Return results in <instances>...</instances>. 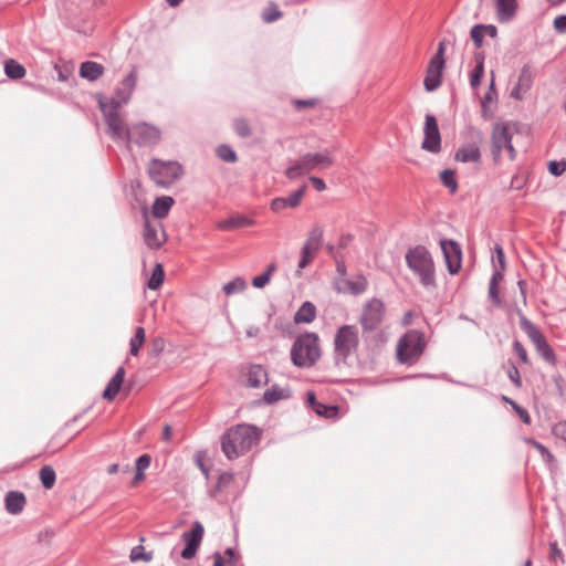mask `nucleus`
Listing matches in <instances>:
<instances>
[{
	"label": "nucleus",
	"mask_w": 566,
	"mask_h": 566,
	"mask_svg": "<svg viewBox=\"0 0 566 566\" xmlns=\"http://www.w3.org/2000/svg\"><path fill=\"white\" fill-rule=\"evenodd\" d=\"M409 270L426 290L437 286L436 264L429 250L423 245L410 248L405 255Z\"/></svg>",
	"instance_id": "nucleus-3"
},
{
	"label": "nucleus",
	"mask_w": 566,
	"mask_h": 566,
	"mask_svg": "<svg viewBox=\"0 0 566 566\" xmlns=\"http://www.w3.org/2000/svg\"><path fill=\"white\" fill-rule=\"evenodd\" d=\"M427 347L426 336L418 329H409L398 340L396 356L400 364L415 365Z\"/></svg>",
	"instance_id": "nucleus-6"
},
{
	"label": "nucleus",
	"mask_w": 566,
	"mask_h": 566,
	"mask_svg": "<svg viewBox=\"0 0 566 566\" xmlns=\"http://www.w3.org/2000/svg\"><path fill=\"white\" fill-rule=\"evenodd\" d=\"M423 134L422 149L433 154L439 153L441 150V136L437 118L433 115H426Z\"/></svg>",
	"instance_id": "nucleus-14"
},
{
	"label": "nucleus",
	"mask_w": 566,
	"mask_h": 566,
	"mask_svg": "<svg viewBox=\"0 0 566 566\" xmlns=\"http://www.w3.org/2000/svg\"><path fill=\"white\" fill-rule=\"evenodd\" d=\"M39 475H40V480H41L42 485L46 490H50V489H52L54 486L55 480H56V475H55V471L53 470L52 467H50V465L42 467L40 469Z\"/></svg>",
	"instance_id": "nucleus-36"
},
{
	"label": "nucleus",
	"mask_w": 566,
	"mask_h": 566,
	"mask_svg": "<svg viewBox=\"0 0 566 566\" xmlns=\"http://www.w3.org/2000/svg\"><path fill=\"white\" fill-rule=\"evenodd\" d=\"M489 297L495 306H501L502 300L500 296L499 285H489Z\"/></svg>",
	"instance_id": "nucleus-53"
},
{
	"label": "nucleus",
	"mask_w": 566,
	"mask_h": 566,
	"mask_svg": "<svg viewBox=\"0 0 566 566\" xmlns=\"http://www.w3.org/2000/svg\"><path fill=\"white\" fill-rule=\"evenodd\" d=\"M226 559L220 553L213 554V566H224Z\"/></svg>",
	"instance_id": "nucleus-64"
},
{
	"label": "nucleus",
	"mask_w": 566,
	"mask_h": 566,
	"mask_svg": "<svg viewBox=\"0 0 566 566\" xmlns=\"http://www.w3.org/2000/svg\"><path fill=\"white\" fill-rule=\"evenodd\" d=\"M165 272L160 263H157L153 270V274L147 283L148 289L158 290L164 283Z\"/></svg>",
	"instance_id": "nucleus-38"
},
{
	"label": "nucleus",
	"mask_w": 566,
	"mask_h": 566,
	"mask_svg": "<svg viewBox=\"0 0 566 566\" xmlns=\"http://www.w3.org/2000/svg\"><path fill=\"white\" fill-rule=\"evenodd\" d=\"M316 251L317 250L312 247H308L306 244L303 245L301 250V259L298 262L300 270L305 269L313 261Z\"/></svg>",
	"instance_id": "nucleus-41"
},
{
	"label": "nucleus",
	"mask_w": 566,
	"mask_h": 566,
	"mask_svg": "<svg viewBox=\"0 0 566 566\" xmlns=\"http://www.w3.org/2000/svg\"><path fill=\"white\" fill-rule=\"evenodd\" d=\"M146 339V333L143 327H137L135 329L134 336L129 340V354L132 356H137L140 348L143 347Z\"/></svg>",
	"instance_id": "nucleus-33"
},
{
	"label": "nucleus",
	"mask_w": 566,
	"mask_h": 566,
	"mask_svg": "<svg viewBox=\"0 0 566 566\" xmlns=\"http://www.w3.org/2000/svg\"><path fill=\"white\" fill-rule=\"evenodd\" d=\"M137 75L132 71L124 80L123 85L127 88L124 95L118 94V101L114 103L99 102L101 111L107 125V134L115 140H125L128 143L130 127L125 123L118 109L127 103L134 92Z\"/></svg>",
	"instance_id": "nucleus-1"
},
{
	"label": "nucleus",
	"mask_w": 566,
	"mask_h": 566,
	"mask_svg": "<svg viewBox=\"0 0 566 566\" xmlns=\"http://www.w3.org/2000/svg\"><path fill=\"white\" fill-rule=\"evenodd\" d=\"M4 73L11 80H20L25 76L27 71L22 64L9 59L4 62Z\"/></svg>",
	"instance_id": "nucleus-31"
},
{
	"label": "nucleus",
	"mask_w": 566,
	"mask_h": 566,
	"mask_svg": "<svg viewBox=\"0 0 566 566\" xmlns=\"http://www.w3.org/2000/svg\"><path fill=\"white\" fill-rule=\"evenodd\" d=\"M553 436L566 446V421H559L552 428Z\"/></svg>",
	"instance_id": "nucleus-45"
},
{
	"label": "nucleus",
	"mask_w": 566,
	"mask_h": 566,
	"mask_svg": "<svg viewBox=\"0 0 566 566\" xmlns=\"http://www.w3.org/2000/svg\"><path fill=\"white\" fill-rule=\"evenodd\" d=\"M476 65L470 75V85L472 88H476L484 73V59L482 55H475Z\"/></svg>",
	"instance_id": "nucleus-34"
},
{
	"label": "nucleus",
	"mask_w": 566,
	"mask_h": 566,
	"mask_svg": "<svg viewBox=\"0 0 566 566\" xmlns=\"http://www.w3.org/2000/svg\"><path fill=\"white\" fill-rule=\"evenodd\" d=\"M532 75L527 69H523L520 76L517 85L523 88V91H527L531 87Z\"/></svg>",
	"instance_id": "nucleus-49"
},
{
	"label": "nucleus",
	"mask_w": 566,
	"mask_h": 566,
	"mask_svg": "<svg viewBox=\"0 0 566 566\" xmlns=\"http://www.w3.org/2000/svg\"><path fill=\"white\" fill-rule=\"evenodd\" d=\"M143 237L146 245L153 250L159 249L167 240L163 224L149 220L145 221Z\"/></svg>",
	"instance_id": "nucleus-17"
},
{
	"label": "nucleus",
	"mask_w": 566,
	"mask_h": 566,
	"mask_svg": "<svg viewBox=\"0 0 566 566\" xmlns=\"http://www.w3.org/2000/svg\"><path fill=\"white\" fill-rule=\"evenodd\" d=\"M334 360L337 366H348L357 355L359 347V331L357 326L345 324L339 326L334 335Z\"/></svg>",
	"instance_id": "nucleus-4"
},
{
	"label": "nucleus",
	"mask_w": 566,
	"mask_h": 566,
	"mask_svg": "<svg viewBox=\"0 0 566 566\" xmlns=\"http://www.w3.org/2000/svg\"><path fill=\"white\" fill-rule=\"evenodd\" d=\"M470 35L475 46L481 48L483 45V39L486 34L482 30V27L480 24H476L471 29Z\"/></svg>",
	"instance_id": "nucleus-46"
},
{
	"label": "nucleus",
	"mask_w": 566,
	"mask_h": 566,
	"mask_svg": "<svg viewBox=\"0 0 566 566\" xmlns=\"http://www.w3.org/2000/svg\"><path fill=\"white\" fill-rule=\"evenodd\" d=\"M154 557L153 552H146L143 545L134 546L130 549L129 559L132 563L145 562L149 563Z\"/></svg>",
	"instance_id": "nucleus-35"
},
{
	"label": "nucleus",
	"mask_w": 566,
	"mask_h": 566,
	"mask_svg": "<svg viewBox=\"0 0 566 566\" xmlns=\"http://www.w3.org/2000/svg\"><path fill=\"white\" fill-rule=\"evenodd\" d=\"M521 327L534 344L538 354L549 364L555 365L556 356L541 331L525 316H521Z\"/></svg>",
	"instance_id": "nucleus-12"
},
{
	"label": "nucleus",
	"mask_w": 566,
	"mask_h": 566,
	"mask_svg": "<svg viewBox=\"0 0 566 566\" xmlns=\"http://www.w3.org/2000/svg\"><path fill=\"white\" fill-rule=\"evenodd\" d=\"M27 500L23 493L10 491L4 499L6 510L12 515L21 513L25 506Z\"/></svg>",
	"instance_id": "nucleus-24"
},
{
	"label": "nucleus",
	"mask_w": 566,
	"mask_h": 566,
	"mask_svg": "<svg viewBox=\"0 0 566 566\" xmlns=\"http://www.w3.org/2000/svg\"><path fill=\"white\" fill-rule=\"evenodd\" d=\"M151 462V458L148 454H143L136 460L135 469L136 471H146Z\"/></svg>",
	"instance_id": "nucleus-54"
},
{
	"label": "nucleus",
	"mask_w": 566,
	"mask_h": 566,
	"mask_svg": "<svg viewBox=\"0 0 566 566\" xmlns=\"http://www.w3.org/2000/svg\"><path fill=\"white\" fill-rule=\"evenodd\" d=\"M386 317V305L377 297L366 302L363 306L359 324L365 333L376 331L381 326Z\"/></svg>",
	"instance_id": "nucleus-10"
},
{
	"label": "nucleus",
	"mask_w": 566,
	"mask_h": 566,
	"mask_svg": "<svg viewBox=\"0 0 566 566\" xmlns=\"http://www.w3.org/2000/svg\"><path fill=\"white\" fill-rule=\"evenodd\" d=\"M454 159L459 163H473L480 164L481 161V149L478 143H468L460 146L455 154Z\"/></svg>",
	"instance_id": "nucleus-20"
},
{
	"label": "nucleus",
	"mask_w": 566,
	"mask_h": 566,
	"mask_svg": "<svg viewBox=\"0 0 566 566\" xmlns=\"http://www.w3.org/2000/svg\"><path fill=\"white\" fill-rule=\"evenodd\" d=\"M492 262L494 269H506L504 251L500 244H495L494 247V255L492 256Z\"/></svg>",
	"instance_id": "nucleus-42"
},
{
	"label": "nucleus",
	"mask_w": 566,
	"mask_h": 566,
	"mask_svg": "<svg viewBox=\"0 0 566 566\" xmlns=\"http://www.w3.org/2000/svg\"><path fill=\"white\" fill-rule=\"evenodd\" d=\"M247 286V281L241 276H237L230 282L226 283L222 286V291L227 296H231L244 292Z\"/></svg>",
	"instance_id": "nucleus-32"
},
{
	"label": "nucleus",
	"mask_w": 566,
	"mask_h": 566,
	"mask_svg": "<svg viewBox=\"0 0 566 566\" xmlns=\"http://www.w3.org/2000/svg\"><path fill=\"white\" fill-rule=\"evenodd\" d=\"M217 154L224 161L234 163L237 160L234 150L229 146H220L217 150Z\"/></svg>",
	"instance_id": "nucleus-44"
},
{
	"label": "nucleus",
	"mask_w": 566,
	"mask_h": 566,
	"mask_svg": "<svg viewBox=\"0 0 566 566\" xmlns=\"http://www.w3.org/2000/svg\"><path fill=\"white\" fill-rule=\"evenodd\" d=\"M292 397V389L289 385L281 386L277 384L272 385L263 394V402L272 405L281 400H287Z\"/></svg>",
	"instance_id": "nucleus-21"
},
{
	"label": "nucleus",
	"mask_w": 566,
	"mask_h": 566,
	"mask_svg": "<svg viewBox=\"0 0 566 566\" xmlns=\"http://www.w3.org/2000/svg\"><path fill=\"white\" fill-rule=\"evenodd\" d=\"M510 405L512 406V408L516 411V413L518 415V417L521 418V420L528 424L531 422V417L527 412V410H525L524 408H522L521 406H518L516 402L514 401H510Z\"/></svg>",
	"instance_id": "nucleus-55"
},
{
	"label": "nucleus",
	"mask_w": 566,
	"mask_h": 566,
	"mask_svg": "<svg viewBox=\"0 0 566 566\" xmlns=\"http://www.w3.org/2000/svg\"><path fill=\"white\" fill-rule=\"evenodd\" d=\"M310 181L317 191H324L326 189L325 181L322 178L312 176L310 177Z\"/></svg>",
	"instance_id": "nucleus-61"
},
{
	"label": "nucleus",
	"mask_w": 566,
	"mask_h": 566,
	"mask_svg": "<svg viewBox=\"0 0 566 566\" xmlns=\"http://www.w3.org/2000/svg\"><path fill=\"white\" fill-rule=\"evenodd\" d=\"M125 375V368L123 366L118 367L115 375L108 381L105 390L103 391L102 396L104 399L113 401L116 398L124 384Z\"/></svg>",
	"instance_id": "nucleus-23"
},
{
	"label": "nucleus",
	"mask_w": 566,
	"mask_h": 566,
	"mask_svg": "<svg viewBox=\"0 0 566 566\" xmlns=\"http://www.w3.org/2000/svg\"><path fill=\"white\" fill-rule=\"evenodd\" d=\"M554 27L559 32H566V15H558L554 20Z\"/></svg>",
	"instance_id": "nucleus-59"
},
{
	"label": "nucleus",
	"mask_w": 566,
	"mask_h": 566,
	"mask_svg": "<svg viewBox=\"0 0 566 566\" xmlns=\"http://www.w3.org/2000/svg\"><path fill=\"white\" fill-rule=\"evenodd\" d=\"M319 357V338L315 333L302 334L292 345L291 359L296 367L310 368Z\"/></svg>",
	"instance_id": "nucleus-5"
},
{
	"label": "nucleus",
	"mask_w": 566,
	"mask_h": 566,
	"mask_svg": "<svg viewBox=\"0 0 566 566\" xmlns=\"http://www.w3.org/2000/svg\"><path fill=\"white\" fill-rule=\"evenodd\" d=\"M444 42H440L436 54L430 59L427 73L424 76L423 85L428 92L436 91L442 83L443 70L446 66L444 61Z\"/></svg>",
	"instance_id": "nucleus-11"
},
{
	"label": "nucleus",
	"mask_w": 566,
	"mask_h": 566,
	"mask_svg": "<svg viewBox=\"0 0 566 566\" xmlns=\"http://www.w3.org/2000/svg\"><path fill=\"white\" fill-rule=\"evenodd\" d=\"M507 376L516 388H520L522 386V379H521L520 371L514 364L510 365V367L507 369Z\"/></svg>",
	"instance_id": "nucleus-51"
},
{
	"label": "nucleus",
	"mask_w": 566,
	"mask_h": 566,
	"mask_svg": "<svg viewBox=\"0 0 566 566\" xmlns=\"http://www.w3.org/2000/svg\"><path fill=\"white\" fill-rule=\"evenodd\" d=\"M161 132L158 127L140 122L130 126L128 143H135L138 146L147 147L159 143Z\"/></svg>",
	"instance_id": "nucleus-13"
},
{
	"label": "nucleus",
	"mask_w": 566,
	"mask_h": 566,
	"mask_svg": "<svg viewBox=\"0 0 566 566\" xmlns=\"http://www.w3.org/2000/svg\"><path fill=\"white\" fill-rule=\"evenodd\" d=\"M322 237H323V231L321 229H318V228L313 229L310 232L308 238L304 244L318 250V248L322 243Z\"/></svg>",
	"instance_id": "nucleus-43"
},
{
	"label": "nucleus",
	"mask_w": 566,
	"mask_h": 566,
	"mask_svg": "<svg viewBox=\"0 0 566 566\" xmlns=\"http://www.w3.org/2000/svg\"><path fill=\"white\" fill-rule=\"evenodd\" d=\"M517 0H495V12L499 22L511 21L517 11Z\"/></svg>",
	"instance_id": "nucleus-22"
},
{
	"label": "nucleus",
	"mask_w": 566,
	"mask_h": 566,
	"mask_svg": "<svg viewBox=\"0 0 566 566\" xmlns=\"http://www.w3.org/2000/svg\"><path fill=\"white\" fill-rule=\"evenodd\" d=\"M148 174L157 186L166 188L178 180L182 176L184 170L178 161L153 159L148 166Z\"/></svg>",
	"instance_id": "nucleus-8"
},
{
	"label": "nucleus",
	"mask_w": 566,
	"mask_h": 566,
	"mask_svg": "<svg viewBox=\"0 0 566 566\" xmlns=\"http://www.w3.org/2000/svg\"><path fill=\"white\" fill-rule=\"evenodd\" d=\"M104 73V66L97 62L86 61L80 66V75L88 81H96Z\"/></svg>",
	"instance_id": "nucleus-27"
},
{
	"label": "nucleus",
	"mask_w": 566,
	"mask_h": 566,
	"mask_svg": "<svg viewBox=\"0 0 566 566\" xmlns=\"http://www.w3.org/2000/svg\"><path fill=\"white\" fill-rule=\"evenodd\" d=\"M233 481V474L230 472H223L219 475L217 486L219 490L227 488Z\"/></svg>",
	"instance_id": "nucleus-56"
},
{
	"label": "nucleus",
	"mask_w": 566,
	"mask_h": 566,
	"mask_svg": "<svg viewBox=\"0 0 566 566\" xmlns=\"http://www.w3.org/2000/svg\"><path fill=\"white\" fill-rule=\"evenodd\" d=\"M515 127L509 123H497L492 130V156L497 161L506 150L511 160L515 159L516 151L512 145Z\"/></svg>",
	"instance_id": "nucleus-9"
},
{
	"label": "nucleus",
	"mask_w": 566,
	"mask_h": 566,
	"mask_svg": "<svg viewBox=\"0 0 566 566\" xmlns=\"http://www.w3.org/2000/svg\"><path fill=\"white\" fill-rule=\"evenodd\" d=\"M306 191V186L301 187L295 192L291 193L289 197L283 198H274L271 201L270 208L273 212H281L286 208H296L300 206L304 195Z\"/></svg>",
	"instance_id": "nucleus-19"
},
{
	"label": "nucleus",
	"mask_w": 566,
	"mask_h": 566,
	"mask_svg": "<svg viewBox=\"0 0 566 566\" xmlns=\"http://www.w3.org/2000/svg\"><path fill=\"white\" fill-rule=\"evenodd\" d=\"M282 18V12L279 10L274 2H270L269 6L262 12V20L265 23H272Z\"/></svg>",
	"instance_id": "nucleus-40"
},
{
	"label": "nucleus",
	"mask_w": 566,
	"mask_h": 566,
	"mask_svg": "<svg viewBox=\"0 0 566 566\" xmlns=\"http://www.w3.org/2000/svg\"><path fill=\"white\" fill-rule=\"evenodd\" d=\"M333 164L334 157L327 149L318 153H306L286 169L285 175L289 179H296L316 169H327Z\"/></svg>",
	"instance_id": "nucleus-7"
},
{
	"label": "nucleus",
	"mask_w": 566,
	"mask_h": 566,
	"mask_svg": "<svg viewBox=\"0 0 566 566\" xmlns=\"http://www.w3.org/2000/svg\"><path fill=\"white\" fill-rule=\"evenodd\" d=\"M440 180L446 186L451 193H455L458 190V181L455 171L452 169H444L440 174Z\"/></svg>",
	"instance_id": "nucleus-37"
},
{
	"label": "nucleus",
	"mask_w": 566,
	"mask_h": 566,
	"mask_svg": "<svg viewBox=\"0 0 566 566\" xmlns=\"http://www.w3.org/2000/svg\"><path fill=\"white\" fill-rule=\"evenodd\" d=\"M316 317V307L311 302H304L294 315V322L296 324H308L312 323Z\"/></svg>",
	"instance_id": "nucleus-28"
},
{
	"label": "nucleus",
	"mask_w": 566,
	"mask_h": 566,
	"mask_svg": "<svg viewBox=\"0 0 566 566\" xmlns=\"http://www.w3.org/2000/svg\"><path fill=\"white\" fill-rule=\"evenodd\" d=\"M505 270L494 269L493 274L490 280V284L500 285V283L503 281V272Z\"/></svg>",
	"instance_id": "nucleus-60"
},
{
	"label": "nucleus",
	"mask_w": 566,
	"mask_h": 566,
	"mask_svg": "<svg viewBox=\"0 0 566 566\" xmlns=\"http://www.w3.org/2000/svg\"><path fill=\"white\" fill-rule=\"evenodd\" d=\"M307 402L315 411L316 415L325 418H336L338 415V407L327 406L316 400L314 392L307 394Z\"/></svg>",
	"instance_id": "nucleus-25"
},
{
	"label": "nucleus",
	"mask_w": 566,
	"mask_h": 566,
	"mask_svg": "<svg viewBox=\"0 0 566 566\" xmlns=\"http://www.w3.org/2000/svg\"><path fill=\"white\" fill-rule=\"evenodd\" d=\"M440 245L449 272L451 274H457L461 269L462 261V251L460 245L452 240H441Z\"/></svg>",
	"instance_id": "nucleus-16"
},
{
	"label": "nucleus",
	"mask_w": 566,
	"mask_h": 566,
	"mask_svg": "<svg viewBox=\"0 0 566 566\" xmlns=\"http://www.w3.org/2000/svg\"><path fill=\"white\" fill-rule=\"evenodd\" d=\"M551 555L553 558H562V551L558 548L557 543L554 542L551 544Z\"/></svg>",
	"instance_id": "nucleus-63"
},
{
	"label": "nucleus",
	"mask_w": 566,
	"mask_h": 566,
	"mask_svg": "<svg viewBox=\"0 0 566 566\" xmlns=\"http://www.w3.org/2000/svg\"><path fill=\"white\" fill-rule=\"evenodd\" d=\"M495 96H496V92H495V90H494V80L492 78V81H491V85H490V90H489V92L485 94L484 99H483V102H482L483 107H485L486 103H489V102H493V101H494V98H495Z\"/></svg>",
	"instance_id": "nucleus-58"
},
{
	"label": "nucleus",
	"mask_w": 566,
	"mask_h": 566,
	"mask_svg": "<svg viewBox=\"0 0 566 566\" xmlns=\"http://www.w3.org/2000/svg\"><path fill=\"white\" fill-rule=\"evenodd\" d=\"M486 35L495 38L497 35V29L493 24H480Z\"/></svg>",
	"instance_id": "nucleus-62"
},
{
	"label": "nucleus",
	"mask_w": 566,
	"mask_h": 566,
	"mask_svg": "<svg viewBox=\"0 0 566 566\" xmlns=\"http://www.w3.org/2000/svg\"><path fill=\"white\" fill-rule=\"evenodd\" d=\"M315 104L316 103L314 99H295V101H293V105L295 106L296 109L313 107Z\"/></svg>",
	"instance_id": "nucleus-57"
},
{
	"label": "nucleus",
	"mask_w": 566,
	"mask_h": 566,
	"mask_svg": "<svg viewBox=\"0 0 566 566\" xmlns=\"http://www.w3.org/2000/svg\"><path fill=\"white\" fill-rule=\"evenodd\" d=\"M175 200L169 196H163L155 200L151 212L156 218L163 219L167 217Z\"/></svg>",
	"instance_id": "nucleus-29"
},
{
	"label": "nucleus",
	"mask_w": 566,
	"mask_h": 566,
	"mask_svg": "<svg viewBox=\"0 0 566 566\" xmlns=\"http://www.w3.org/2000/svg\"><path fill=\"white\" fill-rule=\"evenodd\" d=\"M254 221L244 216H233L217 223V228L220 230H235L243 227H250Z\"/></svg>",
	"instance_id": "nucleus-26"
},
{
	"label": "nucleus",
	"mask_w": 566,
	"mask_h": 566,
	"mask_svg": "<svg viewBox=\"0 0 566 566\" xmlns=\"http://www.w3.org/2000/svg\"><path fill=\"white\" fill-rule=\"evenodd\" d=\"M513 348H514L515 354L520 358V360L523 364H527L528 363L527 352H526L525 347L522 345V343H520L518 340H515L513 344Z\"/></svg>",
	"instance_id": "nucleus-52"
},
{
	"label": "nucleus",
	"mask_w": 566,
	"mask_h": 566,
	"mask_svg": "<svg viewBox=\"0 0 566 566\" xmlns=\"http://www.w3.org/2000/svg\"><path fill=\"white\" fill-rule=\"evenodd\" d=\"M275 270H276V264L271 263L264 273L253 277L252 285L256 289H263L271 281V277H272L273 273L275 272Z\"/></svg>",
	"instance_id": "nucleus-39"
},
{
	"label": "nucleus",
	"mask_w": 566,
	"mask_h": 566,
	"mask_svg": "<svg viewBox=\"0 0 566 566\" xmlns=\"http://www.w3.org/2000/svg\"><path fill=\"white\" fill-rule=\"evenodd\" d=\"M234 129L238 135L241 137H249L251 135V129L245 119H235L234 120Z\"/></svg>",
	"instance_id": "nucleus-48"
},
{
	"label": "nucleus",
	"mask_w": 566,
	"mask_h": 566,
	"mask_svg": "<svg viewBox=\"0 0 566 566\" xmlns=\"http://www.w3.org/2000/svg\"><path fill=\"white\" fill-rule=\"evenodd\" d=\"M203 534L205 530L200 522H195L192 528L182 534L181 539L185 543V548L181 551L182 558L191 559L196 556L202 542Z\"/></svg>",
	"instance_id": "nucleus-15"
},
{
	"label": "nucleus",
	"mask_w": 566,
	"mask_h": 566,
	"mask_svg": "<svg viewBox=\"0 0 566 566\" xmlns=\"http://www.w3.org/2000/svg\"><path fill=\"white\" fill-rule=\"evenodd\" d=\"M566 170V161H555L552 160L548 163V171L553 176H560Z\"/></svg>",
	"instance_id": "nucleus-50"
},
{
	"label": "nucleus",
	"mask_w": 566,
	"mask_h": 566,
	"mask_svg": "<svg viewBox=\"0 0 566 566\" xmlns=\"http://www.w3.org/2000/svg\"><path fill=\"white\" fill-rule=\"evenodd\" d=\"M261 431L255 426L241 423L228 429L221 437V449L229 460L238 459L256 446Z\"/></svg>",
	"instance_id": "nucleus-2"
},
{
	"label": "nucleus",
	"mask_w": 566,
	"mask_h": 566,
	"mask_svg": "<svg viewBox=\"0 0 566 566\" xmlns=\"http://www.w3.org/2000/svg\"><path fill=\"white\" fill-rule=\"evenodd\" d=\"M368 286V281L363 275H357L354 279L340 277L335 282V290L338 293H346L352 295L363 294Z\"/></svg>",
	"instance_id": "nucleus-18"
},
{
	"label": "nucleus",
	"mask_w": 566,
	"mask_h": 566,
	"mask_svg": "<svg viewBox=\"0 0 566 566\" xmlns=\"http://www.w3.org/2000/svg\"><path fill=\"white\" fill-rule=\"evenodd\" d=\"M248 385L253 388L261 387L268 381V375L263 367L255 365L248 371Z\"/></svg>",
	"instance_id": "nucleus-30"
},
{
	"label": "nucleus",
	"mask_w": 566,
	"mask_h": 566,
	"mask_svg": "<svg viewBox=\"0 0 566 566\" xmlns=\"http://www.w3.org/2000/svg\"><path fill=\"white\" fill-rule=\"evenodd\" d=\"M527 443L531 444L533 448H535L542 454V457L544 458V460L546 462H552L554 460L553 454L542 443H539L533 439H527Z\"/></svg>",
	"instance_id": "nucleus-47"
}]
</instances>
